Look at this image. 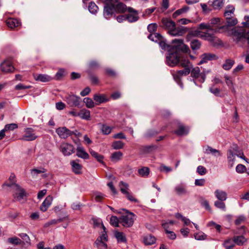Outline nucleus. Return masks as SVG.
I'll list each match as a JSON object with an SVG mask.
<instances>
[{
    "mask_svg": "<svg viewBox=\"0 0 249 249\" xmlns=\"http://www.w3.org/2000/svg\"><path fill=\"white\" fill-rule=\"evenodd\" d=\"M189 50L188 47L183 43L181 39H175L172 40V48L168 51L166 56V63L170 66L174 67L180 64L182 58L180 51L186 53Z\"/></svg>",
    "mask_w": 249,
    "mask_h": 249,
    "instance_id": "1",
    "label": "nucleus"
},
{
    "mask_svg": "<svg viewBox=\"0 0 249 249\" xmlns=\"http://www.w3.org/2000/svg\"><path fill=\"white\" fill-rule=\"evenodd\" d=\"M160 26L167 30L169 35L172 36H182L188 31L187 28L183 26L176 27L175 22L170 18H163Z\"/></svg>",
    "mask_w": 249,
    "mask_h": 249,
    "instance_id": "2",
    "label": "nucleus"
},
{
    "mask_svg": "<svg viewBox=\"0 0 249 249\" xmlns=\"http://www.w3.org/2000/svg\"><path fill=\"white\" fill-rule=\"evenodd\" d=\"M229 36L232 37L233 40L236 42H243L247 43L249 45V35L243 28L234 27L228 32Z\"/></svg>",
    "mask_w": 249,
    "mask_h": 249,
    "instance_id": "3",
    "label": "nucleus"
},
{
    "mask_svg": "<svg viewBox=\"0 0 249 249\" xmlns=\"http://www.w3.org/2000/svg\"><path fill=\"white\" fill-rule=\"evenodd\" d=\"M179 65L184 68V69L178 71L173 74L174 78L177 82L180 81L182 76L188 75L190 73L191 70L193 67L192 64L187 58H182Z\"/></svg>",
    "mask_w": 249,
    "mask_h": 249,
    "instance_id": "4",
    "label": "nucleus"
},
{
    "mask_svg": "<svg viewBox=\"0 0 249 249\" xmlns=\"http://www.w3.org/2000/svg\"><path fill=\"white\" fill-rule=\"evenodd\" d=\"M210 72L209 71H200V68L198 67H192L191 70V76L193 78L194 83L196 85V80H197L200 83L204 82L206 79V75Z\"/></svg>",
    "mask_w": 249,
    "mask_h": 249,
    "instance_id": "5",
    "label": "nucleus"
},
{
    "mask_svg": "<svg viewBox=\"0 0 249 249\" xmlns=\"http://www.w3.org/2000/svg\"><path fill=\"white\" fill-rule=\"evenodd\" d=\"M119 187L121 193L125 195V197L130 201L138 202V200L135 198L132 194L129 192V185L126 182L121 181L119 183Z\"/></svg>",
    "mask_w": 249,
    "mask_h": 249,
    "instance_id": "6",
    "label": "nucleus"
},
{
    "mask_svg": "<svg viewBox=\"0 0 249 249\" xmlns=\"http://www.w3.org/2000/svg\"><path fill=\"white\" fill-rule=\"evenodd\" d=\"M103 229V233L96 240L94 245L99 249H107V244L106 242L107 241V235L106 231V228L104 225H102Z\"/></svg>",
    "mask_w": 249,
    "mask_h": 249,
    "instance_id": "7",
    "label": "nucleus"
},
{
    "mask_svg": "<svg viewBox=\"0 0 249 249\" xmlns=\"http://www.w3.org/2000/svg\"><path fill=\"white\" fill-rule=\"evenodd\" d=\"M64 100L70 107H79L81 103V98L72 93L67 94Z\"/></svg>",
    "mask_w": 249,
    "mask_h": 249,
    "instance_id": "8",
    "label": "nucleus"
},
{
    "mask_svg": "<svg viewBox=\"0 0 249 249\" xmlns=\"http://www.w3.org/2000/svg\"><path fill=\"white\" fill-rule=\"evenodd\" d=\"M134 214L129 213L125 215H122L120 218V222L125 227H129L132 226L134 223Z\"/></svg>",
    "mask_w": 249,
    "mask_h": 249,
    "instance_id": "9",
    "label": "nucleus"
},
{
    "mask_svg": "<svg viewBox=\"0 0 249 249\" xmlns=\"http://www.w3.org/2000/svg\"><path fill=\"white\" fill-rule=\"evenodd\" d=\"M13 190L15 191L13 196L16 200L21 201L26 196L25 190L21 188L18 184H14L13 185Z\"/></svg>",
    "mask_w": 249,
    "mask_h": 249,
    "instance_id": "10",
    "label": "nucleus"
},
{
    "mask_svg": "<svg viewBox=\"0 0 249 249\" xmlns=\"http://www.w3.org/2000/svg\"><path fill=\"white\" fill-rule=\"evenodd\" d=\"M115 12L114 11L113 3L105 4L104 9V16L107 19H109L111 17L114 16L115 17Z\"/></svg>",
    "mask_w": 249,
    "mask_h": 249,
    "instance_id": "11",
    "label": "nucleus"
},
{
    "mask_svg": "<svg viewBox=\"0 0 249 249\" xmlns=\"http://www.w3.org/2000/svg\"><path fill=\"white\" fill-rule=\"evenodd\" d=\"M56 132L60 138L64 139H65L73 134H75L74 132L71 131L66 127L58 128L56 129Z\"/></svg>",
    "mask_w": 249,
    "mask_h": 249,
    "instance_id": "12",
    "label": "nucleus"
},
{
    "mask_svg": "<svg viewBox=\"0 0 249 249\" xmlns=\"http://www.w3.org/2000/svg\"><path fill=\"white\" fill-rule=\"evenodd\" d=\"M128 14L126 15V19L129 22H134L139 19L138 12L132 7H128Z\"/></svg>",
    "mask_w": 249,
    "mask_h": 249,
    "instance_id": "13",
    "label": "nucleus"
},
{
    "mask_svg": "<svg viewBox=\"0 0 249 249\" xmlns=\"http://www.w3.org/2000/svg\"><path fill=\"white\" fill-rule=\"evenodd\" d=\"M37 138V136L35 133V131L32 128H26L24 130V134L23 135L22 140L27 141H31L35 140Z\"/></svg>",
    "mask_w": 249,
    "mask_h": 249,
    "instance_id": "14",
    "label": "nucleus"
},
{
    "mask_svg": "<svg viewBox=\"0 0 249 249\" xmlns=\"http://www.w3.org/2000/svg\"><path fill=\"white\" fill-rule=\"evenodd\" d=\"M73 146L68 143H63L60 146V151L64 156H70L74 152Z\"/></svg>",
    "mask_w": 249,
    "mask_h": 249,
    "instance_id": "15",
    "label": "nucleus"
},
{
    "mask_svg": "<svg viewBox=\"0 0 249 249\" xmlns=\"http://www.w3.org/2000/svg\"><path fill=\"white\" fill-rule=\"evenodd\" d=\"M112 3L115 13H124L127 12L128 7L124 3L119 1L113 2Z\"/></svg>",
    "mask_w": 249,
    "mask_h": 249,
    "instance_id": "16",
    "label": "nucleus"
},
{
    "mask_svg": "<svg viewBox=\"0 0 249 249\" xmlns=\"http://www.w3.org/2000/svg\"><path fill=\"white\" fill-rule=\"evenodd\" d=\"M174 191L176 194L178 196L186 195L189 194L187 186L184 183L177 185L174 188Z\"/></svg>",
    "mask_w": 249,
    "mask_h": 249,
    "instance_id": "17",
    "label": "nucleus"
},
{
    "mask_svg": "<svg viewBox=\"0 0 249 249\" xmlns=\"http://www.w3.org/2000/svg\"><path fill=\"white\" fill-rule=\"evenodd\" d=\"M0 70L4 72H12L14 71V67L9 61H4L0 66Z\"/></svg>",
    "mask_w": 249,
    "mask_h": 249,
    "instance_id": "18",
    "label": "nucleus"
},
{
    "mask_svg": "<svg viewBox=\"0 0 249 249\" xmlns=\"http://www.w3.org/2000/svg\"><path fill=\"white\" fill-rule=\"evenodd\" d=\"M53 200V198L51 196H47L40 206V210L43 212H46L51 206Z\"/></svg>",
    "mask_w": 249,
    "mask_h": 249,
    "instance_id": "19",
    "label": "nucleus"
},
{
    "mask_svg": "<svg viewBox=\"0 0 249 249\" xmlns=\"http://www.w3.org/2000/svg\"><path fill=\"white\" fill-rule=\"evenodd\" d=\"M76 156L84 160H87L89 159V155L86 151L85 149L83 146H78L76 148Z\"/></svg>",
    "mask_w": 249,
    "mask_h": 249,
    "instance_id": "20",
    "label": "nucleus"
},
{
    "mask_svg": "<svg viewBox=\"0 0 249 249\" xmlns=\"http://www.w3.org/2000/svg\"><path fill=\"white\" fill-rule=\"evenodd\" d=\"M217 58L215 54L205 53L201 55V60L198 63V65H201L203 63H206L209 60H215Z\"/></svg>",
    "mask_w": 249,
    "mask_h": 249,
    "instance_id": "21",
    "label": "nucleus"
},
{
    "mask_svg": "<svg viewBox=\"0 0 249 249\" xmlns=\"http://www.w3.org/2000/svg\"><path fill=\"white\" fill-rule=\"evenodd\" d=\"M174 132L178 136L186 135L189 132V128L179 123L178 129L175 130Z\"/></svg>",
    "mask_w": 249,
    "mask_h": 249,
    "instance_id": "22",
    "label": "nucleus"
},
{
    "mask_svg": "<svg viewBox=\"0 0 249 249\" xmlns=\"http://www.w3.org/2000/svg\"><path fill=\"white\" fill-rule=\"evenodd\" d=\"M93 98L96 105H99L108 101V99L104 94H95L93 95Z\"/></svg>",
    "mask_w": 249,
    "mask_h": 249,
    "instance_id": "23",
    "label": "nucleus"
},
{
    "mask_svg": "<svg viewBox=\"0 0 249 249\" xmlns=\"http://www.w3.org/2000/svg\"><path fill=\"white\" fill-rule=\"evenodd\" d=\"M214 194L215 196L218 200L225 201L227 199V194L223 190L216 189L214 191Z\"/></svg>",
    "mask_w": 249,
    "mask_h": 249,
    "instance_id": "24",
    "label": "nucleus"
},
{
    "mask_svg": "<svg viewBox=\"0 0 249 249\" xmlns=\"http://www.w3.org/2000/svg\"><path fill=\"white\" fill-rule=\"evenodd\" d=\"M79 117L83 120H90L91 119L90 111L86 108L81 109L79 111Z\"/></svg>",
    "mask_w": 249,
    "mask_h": 249,
    "instance_id": "25",
    "label": "nucleus"
},
{
    "mask_svg": "<svg viewBox=\"0 0 249 249\" xmlns=\"http://www.w3.org/2000/svg\"><path fill=\"white\" fill-rule=\"evenodd\" d=\"M79 160H72L71 161L72 170L76 174H80L81 173V170L82 166L77 162Z\"/></svg>",
    "mask_w": 249,
    "mask_h": 249,
    "instance_id": "26",
    "label": "nucleus"
},
{
    "mask_svg": "<svg viewBox=\"0 0 249 249\" xmlns=\"http://www.w3.org/2000/svg\"><path fill=\"white\" fill-rule=\"evenodd\" d=\"M227 158L228 160V166L231 168L233 167L235 162V155L231 149H229L228 151Z\"/></svg>",
    "mask_w": 249,
    "mask_h": 249,
    "instance_id": "27",
    "label": "nucleus"
},
{
    "mask_svg": "<svg viewBox=\"0 0 249 249\" xmlns=\"http://www.w3.org/2000/svg\"><path fill=\"white\" fill-rule=\"evenodd\" d=\"M226 19L227 25L221 27L220 28H223L226 30H229V27L233 26L235 25L238 22L237 19L236 18H233V17H229V18Z\"/></svg>",
    "mask_w": 249,
    "mask_h": 249,
    "instance_id": "28",
    "label": "nucleus"
},
{
    "mask_svg": "<svg viewBox=\"0 0 249 249\" xmlns=\"http://www.w3.org/2000/svg\"><path fill=\"white\" fill-rule=\"evenodd\" d=\"M36 80L42 82H49L52 80L51 76L44 74H36L34 76Z\"/></svg>",
    "mask_w": 249,
    "mask_h": 249,
    "instance_id": "29",
    "label": "nucleus"
},
{
    "mask_svg": "<svg viewBox=\"0 0 249 249\" xmlns=\"http://www.w3.org/2000/svg\"><path fill=\"white\" fill-rule=\"evenodd\" d=\"M204 152L207 154H212L216 157H220L221 156V153L219 150L213 148L209 146H206L205 151Z\"/></svg>",
    "mask_w": 249,
    "mask_h": 249,
    "instance_id": "30",
    "label": "nucleus"
},
{
    "mask_svg": "<svg viewBox=\"0 0 249 249\" xmlns=\"http://www.w3.org/2000/svg\"><path fill=\"white\" fill-rule=\"evenodd\" d=\"M208 4L211 6L213 9H219L221 8L223 5V0H214L213 1H209Z\"/></svg>",
    "mask_w": 249,
    "mask_h": 249,
    "instance_id": "31",
    "label": "nucleus"
},
{
    "mask_svg": "<svg viewBox=\"0 0 249 249\" xmlns=\"http://www.w3.org/2000/svg\"><path fill=\"white\" fill-rule=\"evenodd\" d=\"M234 7L233 6L229 5L226 7L224 15L226 18L232 17L234 15Z\"/></svg>",
    "mask_w": 249,
    "mask_h": 249,
    "instance_id": "32",
    "label": "nucleus"
},
{
    "mask_svg": "<svg viewBox=\"0 0 249 249\" xmlns=\"http://www.w3.org/2000/svg\"><path fill=\"white\" fill-rule=\"evenodd\" d=\"M7 26L11 28H14L20 25V22L17 19L9 18L6 20Z\"/></svg>",
    "mask_w": 249,
    "mask_h": 249,
    "instance_id": "33",
    "label": "nucleus"
},
{
    "mask_svg": "<svg viewBox=\"0 0 249 249\" xmlns=\"http://www.w3.org/2000/svg\"><path fill=\"white\" fill-rule=\"evenodd\" d=\"M156 238L151 235H147L143 237V242L145 245H151L156 242Z\"/></svg>",
    "mask_w": 249,
    "mask_h": 249,
    "instance_id": "34",
    "label": "nucleus"
},
{
    "mask_svg": "<svg viewBox=\"0 0 249 249\" xmlns=\"http://www.w3.org/2000/svg\"><path fill=\"white\" fill-rule=\"evenodd\" d=\"M233 241L238 246H242L247 239L243 236H235L233 237Z\"/></svg>",
    "mask_w": 249,
    "mask_h": 249,
    "instance_id": "35",
    "label": "nucleus"
},
{
    "mask_svg": "<svg viewBox=\"0 0 249 249\" xmlns=\"http://www.w3.org/2000/svg\"><path fill=\"white\" fill-rule=\"evenodd\" d=\"M123 153L120 151L115 152L111 154V160L113 162H117L121 160Z\"/></svg>",
    "mask_w": 249,
    "mask_h": 249,
    "instance_id": "36",
    "label": "nucleus"
},
{
    "mask_svg": "<svg viewBox=\"0 0 249 249\" xmlns=\"http://www.w3.org/2000/svg\"><path fill=\"white\" fill-rule=\"evenodd\" d=\"M115 236L119 242H125L126 237L125 234L122 232L116 231L114 233Z\"/></svg>",
    "mask_w": 249,
    "mask_h": 249,
    "instance_id": "37",
    "label": "nucleus"
},
{
    "mask_svg": "<svg viewBox=\"0 0 249 249\" xmlns=\"http://www.w3.org/2000/svg\"><path fill=\"white\" fill-rule=\"evenodd\" d=\"M150 173L149 168L142 167L138 170V173L140 176L143 178L147 177Z\"/></svg>",
    "mask_w": 249,
    "mask_h": 249,
    "instance_id": "38",
    "label": "nucleus"
},
{
    "mask_svg": "<svg viewBox=\"0 0 249 249\" xmlns=\"http://www.w3.org/2000/svg\"><path fill=\"white\" fill-rule=\"evenodd\" d=\"M148 38L153 41L159 43L161 39H162V36L160 34L154 33L149 35Z\"/></svg>",
    "mask_w": 249,
    "mask_h": 249,
    "instance_id": "39",
    "label": "nucleus"
},
{
    "mask_svg": "<svg viewBox=\"0 0 249 249\" xmlns=\"http://www.w3.org/2000/svg\"><path fill=\"white\" fill-rule=\"evenodd\" d=\"M105 197V195L99 192H95L92 195V198L98 202H101Z\"/></svg>",
    "mask_w": 249,
    "mask_h": 249,
    "instance_id": "40",
    "label": "nucleus"
},
{
    "mask_svg": "<svg viewBox=\"0 0 249 249\" xmlns=\"http://www.w3.org/2000/svg\"><path fill=\"white\" fill-rule=\"evenodd\" d=\"M46 170L43 167H40L38 169H33L31 170V174L33 177H36L39 174L44 173Z\"/></svg>",
    "mask_w": 249,
    "mask_h": 249,
    "instance_id": "41",
    "label": "nucleus"
},
{
    "mask_svg": "<svg viewBox=\"0 0 249 249\" xmlns=\"http://www.w3.org/2000/svg\"><path fill=\"white\" fill-rule=\"evenodd\" d=\"M89 152L91 155L95 158L98 161L103 162L104 157L102 155L99 154L98 153L92 149H89Z\"/></svg>",
    "mask_w": 249,
    "mask_h": 249,
    "instance_id": "42",
    "label": "nucleus"
},
{
    "mask_svg": "<svg viewBox=\"0 0 249 249\" xmlns=\"http://www.w3.org/2000/svg\"><path fill=\"white\" fill-rule=\"evenodd\" d=\"M83 102L85 103L86 107L89 108H93L95 105V103H94L93 100L89 97L84 98Z\"/></svg>",
    "mask_w": 249,
    "mask_h": 249,
    "instance_id": "43",
    "label": "nucleus"
},
{
    "mask_svg": "<svg viewBox=\"0 0 249 249\" xmlns=\"http://www.w3.org/2000/svg\"><path fill=\"white\" fill-rule=\"evenodd\" d=\"M234 63V61L232 59H227L223 65V68L225 70H229Z\"/></svg>",
    "mask_w": 249,
    "mask_h": 249,
    "instance_id": "44",
    "label": "nucleus"
},
{
    "mask_svg": "<svg viewBox=\"0 0 249 249\" xmlns=\"http://www.w3.org/2000/svg\"><path fill=\"white\" fill-rule=\"evenodd\" d=\"M189 9V7L188 6H184L181 9H179L177 10L175 12H174L173 14V17L174 18H177L178 16L180 14L185 13L188 11Z\"/></svg>",
    "mask_w": 249,
    "mask_h": 249,
    "instance_id": "45",
    "label": "nucleus"
},
{
    "mask_svg": "<svg viewBox=\"0 0 249 249\" xmlns=\"http://www.w3.org/2000/svg\"><path fill=\"white\" fill-rule=\"evenodd\" d=\"M190 45L192 50H196L200 48L201 44L198 40L194 39L191 42Z\"/></svg>",
    "mask_w": 249,
    "mask_h": 249,
    "instance_id": "46",
    "label": "nucleus"
},
{
    "mask_svg": "<svg viewBox=\"0 0 249 249\" xmlns=\"http://www.w3.org/2000/svg\"><path fill=\"white\" fill-rule=\"evenodd\" d=\"M207 235L202 231L194 234V237L197 240H204L207 238Z\"/></svg>",
    "mask_w": 249,
    "mask_h": 249,
    "instance_id": "47",
    "label": "nucleus"
},
{
    "mask_svg": "<svg viewBox=\"0 0 249 249\" xmlns=\"http://www.w3.org/2000/svg\"><path fill=\"white\" fill-rule=\"evenodd\" d=\"M224 201L217 200L214 203V205L215 207L218 209H221L223 211H226V205L224 202Z\"/></svg>",
    "mask_w": 249,
    "mask_h": 249,
    "instance_id": "48",
    "label": "nucleus"
},
{
    "mask_svg": "<svg viewBox=\"0 0 249 249\" xmlns=\"http://www.w3.org/2000/svg\"><path fill=\"white\" fill-rule=\"evenodd\" d=\"M98 7L93 2H90L89 5V12L92 14H95L97 12Z\"/></svg>",
    "mask_w": 249,
    "mask_h": 249,
    "instance_id": "49",
    "label": "nucleus"
},
{
    "mask_svg": "<svg viewBox=\"0 0 249 249\" xmlns=\"http://www.w3.org/2000/svg\"><path fill=\"white\" fill-rule=\"evenodd\" d=\"M124 143L121 141H115L112 143V147L114 149H120L123 148Z\"/></svg>",
    "mask_w": 249,
    "mask_h": 249,
    "instance_id": "50",
    "label": "nucleus"
},
{
    "mask_svg": "<svg viewBox=\"0 0 249 249\" xmlns=\"http://www.w3.org/2000/svg\"><path fill=\"white\" fill-rule=\"evenodd\" d=\"M199 202L201 205L205 208V209L208 211H211V207L209 205V202L206 199L201 197L199 199Z\"/></svg>",
    "mask_w": 249,
    "mask_h": 249,
    "instance_id": "51",
    "label": "nucleus"
},
{
    "mask_svg": "<svg viewBox=\"0 0 249 249\" xmlns=\"http://www.w3.org/2000/svg\"><path fill=\"white\" fill-rule=\"evenodd\" d=\"M158 43H159V46H160V47L162 50H166L169 49H170V50L172 48V47H171V46L169 45H168L163 40V37L162 38V39H161V40L159 41V42ZM171 47H172V46Z\"/></svg>",
    "mask_w": 249,
    "mask_h": 249,
    "instance_id": "52",
    "label": "nucleus"
},
{
    "mask_svg": "<svg viewBox=\"0 0 249 249\" xmlns=\"http://www.w3.org/2000/svg\"><path fill=\"white\" fill-rule=\"evenodd\" d=\"M119 222H120V220H119L118 218L116 216H112L110 217V223L112 226L116 227H118Z\"/></svg>",
    "mask_w": 249,
    "mask_h": 249,
    "instance_id": "53",
    "label": "nucleus"
},
{
    "mask_svg": "<svg viewBox=\"0 0 249 249\" xmlns=\"http://www.w3.org/2000/svg\"><path fill=\"white\" fill-rule=\"evenodd\" d=\"M8 241L10 243L16 245H19L21 243V240L17 237L9 238L8 239Z\"/></svg>",
    "mask_w": 249,
    "mask_h": 249,
    "instance_id": "54",
    "label": "nucleus"
},
{
    "mask_svg": "<svg viewBox=\"0 0 249 249\" xmlns=\"http://www.w3.org/2000/svg\"><path fill=\"white\" fill-rule=\"evenodd\" d=\"M111 131V128L107 125L103 124L102 126V132L105 135L109 134Z\"/></svg>",
    "mask_w": 249,
    "mask_h": 249,
    "instance_id": "55",
    "label": "nucleus"
},
{
    "mask_svg": "<svg viewBox=\"0 0 249 249\" xmlns=\"http://www.w3.org/2000/svg\"><path fill=\"white\" fill-rule=\"evenodd\" d=\"M246 170V167L242 164H238L236 167V171L238 173L242 174L244 173Z\"/></svg>",
    "mask_w": 249,
    "mask_h": 249,
    "instance_id": "56",
    "label": "nucleus"
},
{
    "mask_svg": "<svg viewBox=\"0 0 249 249\" xmlns=\"http://www.w3.org/2000/svg\"><path fill=\"white\" fill-rule=\"evenodd\" d=\"M200 37L205 40H211L213 39V35L208 32L202 33L200 35Z\"/></svg>",
    "mask_w": 249,
    "mask_h": 249,
    "instance_id": "57",
    "label": "nucleus"
},
{
    "mask_svg": "<svg viewBox=\"0 0 249 249\" xmlns=\"http://www.w3.org/2000/svg\"><path fill=\"white\" fill-rule=\"evenodd\" d=\"M15 178H16L15 175L14 174H11L10 176L9 177V179L10 180V181H11V183H10V184L5 183V184H4L3 185H6L7 186L12 187L13 189V185L14 184H16L15 183Z\"/></svg>",
    "mask_w": 249,
    "mask_h": 249,
    "instance_id": "58",
    "label": "nucleus"
},
{
    "mask_svg": "<svg viewBox=\"0 0 249 249\" xmlns=\"http://www.w3.org/2000/svg\"><path fill=\"white\" fill-rule=\"evenodd\" d=\"M209 91L216 96H220V89L218 88H214L213 86L210 88Z\"/></svg>",
    "mask_w": 249,
    "mask_h": 249,
    "instance_id": "59",
    "label": "nucleus"
},
{
    "mask_svg": "<svg viewBox=\"0 0 249 249\" xmlns=\"http://www.w3.org/2000/svg\"><path fill=\"white\" fill-rule=\"evenodd\" d=\"M201 6L202 7L203 12L205 13H208L212 10L211 6H208L207 4L204 3H201Z\"/></svg>",
    "mask_w": 249,
    "mask_h": 249,
    "instance_id": "60",
    "label": "nucleus"
},
{
    "mask_svg": "<svg viewBox=\"0 0 249 249\" xmlns=\"http://www.w3.org/2000/svg\"><path fill=\"white\" fill-rule=\"evenodd\" d=\"M18 127V124H6L4 128L5 129L7 130H13L16 128H17Z\"/></svg>",
    "mask_w": 249,
    "mask_h": 249,
    "instance_id": "61",
    "label": "nucleus"
},
{
    "mask_svg": "<svg viewBox=\"0 0 249 249\" xmlns=\"http://www.w3.org/2000/svg\"><path fill=\"white\" fill-rule=\"evenodd\" d=\"M197 172L200 175H204L206 174L207 170L204 166L199 165L197 168Z\"/></svg>",
    "mask_w": 249,
    "mask_h": 249,
    "instance_id": "62",
    "label": "nucleus"
},
{
    "mask_svg": "<svg viewBox=\"0 0 249 249\" xmlns=\"http://www.w3.org/2000/svg\"><path fill=\"white\" fill-rule=\"evenodd\" d=\"M157 27L156 23H151L148 25L147 30L149 32L152 33L156 31Z\"/></svg>",
    "mask_w": 249,
    "mask_h": 249,
    "instance_id": "63",
    "label": "nucleus"
},
{
    "mask_svg": "<svg viewBox=\"0 0 249 249\" xmlns=\"http://www.w3.org/2000/svg\"><path fill=\"white\" fill-rule=\"evenodd\" d=\"M19 236L21 237L26 243H29L30 239L29 236L25 233H21L18 234Z\"/></svg>",
    "mask_w": 249,
    "mask_h": 249,
    "instance_id": "64",
    "label": "nucleus"
}]
</instances>
